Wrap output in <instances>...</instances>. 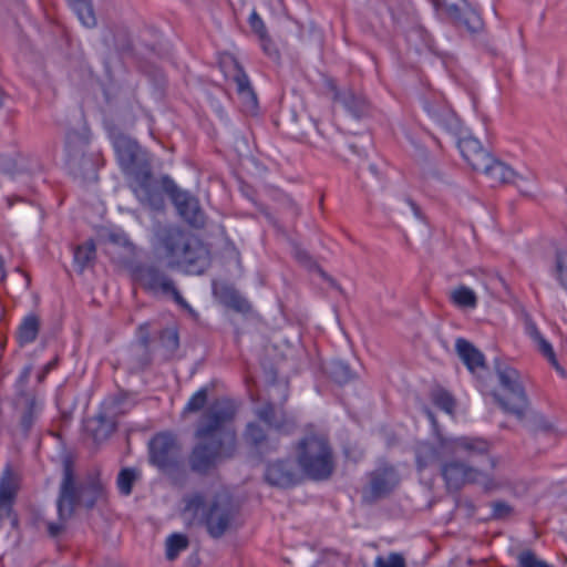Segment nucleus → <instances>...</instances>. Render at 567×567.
Returning a JSON list of instances; mask_svg holds the SVG:
<instances>
[{
  "instance_id": "28",
  "label": "nucleus",
  "mask_w": 567,
  "mask_h": 567,
  "mask_svg": "<svg viewBox=\"0 0 567 567\" xmlns=\"http://www.w3.org/2000/svg\"><path fill=\"white\" fill-rule=\"evenodd\" d=\"M455 350L460 359L471 372L485 368L484 354L470 341L463 338L456 339Z\"/></svg>"
},
{
  "instance_id": "36",
  "label": "nucleus",
  "mask_w": 567,
  "mask_h": 567,
  "mask_svg": "<svg viewBox=\"0 0 567 567\" xmlns=\"http://www.w3.org/2000/svg\"><path fill=\"white\" fill-rule=\"evenodd\" d=\"M95 244L93 240H87L79 245L74 250V264L82 272L85 268L91 266L95 259Z\"/></svg>"
},
{
  "instance_id": "26",
  "label": "nucleus",
  "mask_w": 567,
  "mask_h": 567,
  "mask_svg": "<svg viewBox=\"0 0 567 567\" xmlns=\"http://www.w3.org/2000/svg\"><path fill=\"white\" fill-rule=\"evenodd\" d=\"M442 439L443 437H440L437 446L430 443H422L416 447L415 463L419 472H423L427 467L439 464L443 457L451 455V453L442 451Z\"/></svg>"
},
{
  "instance_id": "12",
  "label": "nucleus",
  "mask_w": 567,
  "mask_h": 567,
  "mask_svg": "<svg viewBox=\"0 0 567 567\" xmlns=\"http://www.w3.org/2000/svg\"><path fill=\"white\" fill-rule=\"evenodd\" d=\"M156 237L165 252L169 267H175L179 258L196 239L177 226L158 227Z\"/></svg>"
},
{
  "instance_id": "13",
  "label": "nucleus",
  "mask_w": 567,
  "mask_h": 567,
  "mask_svg": "<svg viewBox=\"0 0 567 567\" xmlns=\"http://www.w3.org/2000/svg\"><path fill=\"white\" fill-rule=\"evenodd\" d=\"M491 447L492 444L482 437L460 436L441 440V449L443 452H449L451 455L464 453L468 458L486 457L489 467L494 470L497 461L489 456Z\"/></svg>"
},
{
  "instance_id": "42",
  "label": "nucleus",
  "mask_w": 567,
  "mask_h": 567,
  "mask_svg": "<svg viewBox=\"0 0 567 567\" xmlns=\"http://www.w3.org/2000/svg\"><path fill=\"white\" fill-rule=\"evenodd\" d=\"M37 403L34 399H28L25 410L23 411L20 420V425L24 433L27 434L31 427L33 426L37 420Z\"/></svg>"
},
{
  "instance_id": "35",
  "label": "nucleus",
  "mask_w": 567,
  "mask_h": 567,
  "mask_svg": "<svg viewBox=\"0 0 567 567\" xmlns=\"http://www.w3.org/2000/svg\"><path fill=\"white\" fill-rule=\"evenodd\" d=\"M141 478V472L134 467H124L116 477V485L121 495L128 496L134 484Z\"/></svg>"
},
{
  "instance_id": "25",
  "label": "nucleus",
  "mask_w": 567,
  "mask_h": 567,
  "mask_svg": "<svg viewBox=\"0 0 567 567\" xmlns=\"http://www.w3.org/2000/svg\"><path fill=\"white\" fill-rule=\"evenodd\" d=\"M446 12L457 27H463L472 33L483 28L480 14L471 8L461 9L456 4H446Z\"/></svg>"
},
{
  "instance_id": "15",
  "label": "nucleus",
  "mask_w": 567,
  "mask_h": 567,
  "mask_svg": "<svg viewBox=\"0 0 567 567\" xmlns=\"http://www.w3.org/2000/svg\"><path fill=\"white\" fill-rule=\"evenodd\" d=\"M255 415L269 429H272L280 434H290L297 429L295 417L287 414L282 409H276L275 404L270 402L257 408L255 410Z\"/></svg>"
},
{
  "instance_id": "57",
  "label": "nucleus",
  "mask_w": 567,
  "mask_h": 567,
  "mask_svg": "<svg viewBox=\"0 0 567 567\" xmlns=\"http://www.w3.org/2000/svg\"><path fill=\"white\" fill-rule=\"evenodd\" d=\"M369 169H370V172H371V173H372L377 178H379L380 174H379L378 167H377L375 165H373V164H372V165H370V166H369Z\"/></svg>"
},
{
  "instance_id": "19",
  "label": "nucleus",
  "mask_w": 567,
  "mask_h": 567,
  "mask_svg": "<svg viewBox=\"0 0 567 567\" xmlns=\"http://www.w3.org/2000/svg\"><path fill=\"white\" fill-rule=\"evenodd\" d=\"M328 87L332 92V100L340 103L350 115L361 118L368 114L369 103L363 95L350 89L340 91L332 80L328 81Z\"/></svg>"
},
{
  "instance_id": "41",
  "label": "nucleus",
  "mask_w": 567,
  "mask_h": 567,
  "mask_svg": "<svg viewBox=\"0 0 567 567\" xmlns=\"http://www.w3.org/2000/svg\"><path fill=\"white\" fill-rule=\"evenodd\" d=\"M208 390L207 388H200L195 392L183 410V414L199 412L207 403Z\"/></svg>"
},
{
  "instance_id": "6",
  "label": "nucleus",
  "mask_w": 567,
  "mask_h": 567,
  "mask_svg": "<svg viewBox=\"0 0 567 567\" xmlns=\"http://www.w3.org/2000/svg\"><path fill=\"white\" fill-rule=\"evenodd\" d=\"M495 369L499 384L508 393L506 398L494 394L495 400L505 412L515 415L519 420L523 419L528 406V400L519 372L515 368L499 362H496Z\"/></svg>"
},
{
  "instance_id": "43",
  "label": "nucleus",
  "mask_w": 567,
  "mask_h": 567,
  "mask_svg": "<svg viewBox=\"0 0 567 567\" xmlns=\"http://www.w3.org/2000/svg\"><path fill=\"white\" fill-rule=\"evenodd\" d=\"M517 561L518 567H553L545 560L538 558L530 549L520 551L517 556Z\"/></svg>"
},
{
  "instance_id": "24",
  "label": "nucleus",
  "mask_w": 567,
  "mask_h": 567,
  "mask_svg": "<svg viewBox=\"0 0 567 567\" xmlns=\"http://www.w3.org/2000/svg\"><path fill=\"white\" fill-rule=\"evenodd\" d=\"M127 364L132 371H143L152 363V353L150 349V337L142 336L140 340L132 344L127 351Z\"/></svg>"
},
{
  "instance_id": "58",
  "label": "nucleus",
  "mask_w": 567,
  "mask_h": 567,
  "mask_svg": "<svg viewBox=\"0 0 567 567\" xmlns=\"http://www.w3.org/2000/svg\"><path fill=\"white\" fill-rule=\"evenodd\" d=\"M71 141V134L68 135V144H70Z\"/></svg>"
},
{
  "instance_id": "8",
  "label": "nucleus",
  "mask_w": 567,
  "mask_h": 567,
  "mask_svg": "<svg viewBox=\"0 0 567 567\" xmlns=\"http://www.w3.org/2000/svg\"><path fill=\"white\" fill-rule=\"evenodd\" d=\"M161 184L181 217L195 228L204 227L205 214L200 208L198 199L190 193L182 190L168 175L161 177Z\"/></svg>"
},
{
  "instance_id": "3",
  "label": "nucleus",
  "mask_w": 567,
  "mask_h": 567,
  "mask_svg": "<svg viewBox=\"0 0 567 567\" xmlns=\"http://www.w3.org/2000/svg\"><path fill=\"white\" fill-rule=\"evenodd\" d=\"M104 495V487L96 480L78 485L71 462H64L63 477L56 499L58 516H60L61 520H69L74 514L76 506L92 509Z\"/></svg>"
},
{
  "instance_id": "7",
  "label": "nucleus",
  "mask_w": 567,
  "mask_h": 567,
  "mask_svg": "<svg viewBox=\"0 0 567 567\" xmlns=\"http://www.w3.org/2000/svg\"><path fill=\"white\" fill-rule=\"evenodd\" d=\"M128 178V187L135 195L137 200L145 207L153 210H161L164 208V189L161 184V178L157 179L153 175L152 165H144L136 171H132L126 175Z\"/></svg>"
},
{
  "instance_id": "10",
  "label": "nucleus",
  "mask_w": 567,
  "mask_h": 567,
  "mask_svg": "<svg viewBox=\"0 0 567 567\" xmlns=\"http://www.w3.org/2000/svg\"><path fill=\"white\" fill-rule=\"evenodd\" d=\"M441 475L446 486L454 489L461 488L466 483L481 484L485 491H492L497 486L488 474L461 461L441 464Z\"/></svg>"
},
{
  "instance_id": "48",
  "label": "nucleus",
  "mask_w": 567,
  "mask_h": 567,
  "mask_svg": "<svg viewBox=\"0 0 567 567\" xmlns=\"http://www.w3.org/2000/svg\"><path fill=\"white\" fill-rule=\"evenodd\" d=\"M114 47L120 52H128L132 49V43L126 31L122 30L114 37Z\"/></svg>"
},
{
  "instance_id": "37",
  "label": "nucleus",
  "mask_w": 567,
  "mask_h": 567,
  "mask_svg": "<svg viewBox=\"0 0 567 567\" xmlns=\"http://www.w3.org/2000/svg\"><path fill=\"white\" fill-rule=\"evenodd\" d=\"M16 491L10 482H0V519L9 518L12 513V505Z\"/></svg>"
},
{
  "instance_id": "53",
  "label": "nucleus",
  "mask_w": 567,
  "mask_h": 567,
  "mask_svg": "<svg viewBox=\"0 0 567 567\" xmlns=\"http://www.w3.org/2000/svg\"><path fill=\"white\" fill-rule=\"evenodd\" d=\"M409 205L413 209L414 215L420 218L421 217V210L420 207L411 199L408 200Z\"/></svg>"
},
{
  "instance_id": "59",
  "label": "nucleus",
  "mask_w": 567,
  "mask_h": 567,
  "mask_svg": "<svg viewBox=\"0 0 567 567\" xmlns=\"http://www.w3.org/2000/svg\"><path fill=\"white\" fill-rule=\"evenodd\" d=\"M544 431H548L549 430V426H544L543 427Z\"/></svg>"
},
{
  "instance_id": "16",
  "label": "nucleus",
  "mask_w": 567,
  "mask_h": 567,
  "mask_svg": "<svg viewBox=\"0 0 567 567\" xmlns=\"http://www.w3.org/2000/svg\"><path fill=\"white\" fill-rule=\"evenodd\" d=\"M220 65L229 69L228 73L237 85V93L245 101L247 107L251 111L257 109V96L239 62L234 56L227 55L221 60Z\"/></svg>"
},
{
  "instance_id": "29",
  "label": "nucleus",
  "mask_w": 567,
  "mask_h": 567,
  "mask_svg": "<svg viewBox=\"0 0 567 567\" xmlns=\"http://www.w3.org/2000/svg\"><path fill=\"white\" fill-rule=\"evenodd\" d=\"M86 429L95 442H101L115 431V422L105 414L99 413L87 421Z\"/></svg>"
},
{
  "instance_id": "2",
  "label": "nucleus",
  "mask_w": 567,
  "mask_h": 567,
  "mask_svg": "<svg viewBox=\"0 0 567 567\" xmlns=\"http://www.w3.org/2000/svg\"><path fill=\"white\" fill-rule=\"evenodd\" d=\"M185 511L193 512L214 539L221 538L231 528L238 514L233 497L226 492L216 493L209 502L204 495L194 494L186 499Z\"/></svg>"
},
{
  "instance_id": "18",
  "label": "nucleus",
  "mask_w": 567,
  "mask_h": 567,
  "mask_svg": "<svg viewBox=\"0 0 567 567\" xmlns=\"http://www.w3.org/2000/svg\"><path fill=\"white\" fill-rule=\"evenodd\" d=\"M265 481L277 487H291L298 483V473L291 460H278L269 463L265 471Z\"/></svg>"
},
{
  "instance_id": "23",
  "label": "nucleus",
  "mask_w": 567,
  "mask_h": 567,
  "mask_svg": "<svg viewBox=\"0 0 567 567\" xmlns=\"http://www.w3.org/2000/svg\"><path fill=\"white\" fill-rule=\"evenodd\" d=\"M213 293L220 303L240 313H248L251 306L233 286L228 284H213Z\"/></svg>"
},
{
  "instance_id": "39",
  "label": "nucleus",
  "mask_w": 567,
  "mask_h": 567,
  "mask_svg": "<svg viewBox=\"0 0 567 567\" xmlns=\"http://www.w3.org/2000/svg\"><path fill=\"white\" fill-rule=\"evenodd\" d=\"M189 545L187 536L183 534H172L166 539V558L174 560L178 555L185 550Z\"/></svg>"
},
{
  "instance_id": "30",
  "label": "nucleus",
  "mask_w": 567,
  "mask_h": 567,
  "mask_svg": "<svg viewBox=\"0 0 567 567\" xmlns=\"http://www.w3.org/2000/svg\"><path fill=\"white\" fill-rule=\"evenodd\" d=\"M40 331V319L35 315H28L20 323L17 331V339L21 347L32 343Z\"/></svg>"
},
{
  "instance_id": "33",
  "label": "nucleus",
  "mask_w": 567,
  "mask_h": 567,
  "mask_svg": "<svg viewBox=\"0 0 567 567\" xmlns=\"http://www.w3.org/2000/svg\"><path fill=\"white\" fill-rule=\"evenodd\" d=\"M68 2L84 27L94 28L96 25V18L91 0H68Z\"/></svg>"
},
{
  "instance_id": "17",
  "label": "nucleus",
  "mask_w": 567,
  "mask_h": 567,
  "mask_svg": "<svg viewBox=\"0 0 567 567\" xmlns=\"http://www.w3.org/2000/svg\"><path fill=\"white\" fill-rule=\"evenodd\" d=\"M209 265L210 255L208 248L202 241L195 239L175 267L182 268L188 275H202Z\"/></svg>"
},
{
  "instance_id": "54",
  "label": "nucleus",
  "mask_w": 567,
  "mask_h": 567,
  "mask_svg": "<svg viewBox=\"0 0 567 567\" xmlns=\"http://www.w3.org/2000/svg\"><path fill=\"white\" fill-rule=\"evenodd\" d=\"M4 278H6L4 261L0 257V281L4 280Z\"/></svg>"
},
{
  "instance_id": "52",
  "label": "nucleus",
  "mask_w": 567,
  "mask_h": 567,
  "mask_svg": "<svg viewBox=\"0 0 567 567\" xmlns=\"http://www.w3.org/2000/svg\"><path fill=\"white\" fill-rule=\"evenodd\" d=\"M65 522L66 520H61L60 518L59 522H49L47 524V532L49 536L54 538L61 535L65 529Z\"/></svg>"
},
{
  "instance_id": "51",
  "label": "nucleus",
  "mask_w": 567,
  "mask_h": 567,
  "mask_svg": "<svg viewBox=\"0 0 567 567\" xmlns=\"http://www.w3.org/2000/svg\"><path fill=\"white\" fill-rule=\"evenodd\" d=\"M259 41H260V44H261V48L264 50V52L269 55L270 58H275V56H278V51L274 44V42L271 41L270 37L268 33L264 34L262 37L259 38Z\"/></svg>"
},
{
  "instance_id": "31",
  "label": "nucleus",
  "mask_w": 567,
  "mask_h": 567,
  "mask_svg": "<svg viewBox=\"0 0 567 567\" xmlns=\"http://www.w3.org/2000/svg\"><path fill=\"white\" fill-rule=\"evenodd\" d=\"M431 117L449 133H456L460 128L457 115L447 107H430Z\"/></svg>"
},
{
  "instance_id": "9",
  "label": "nucleus",
  "mask_w": 567,
  "mask_h": 567,
  "mask_svg": "<svg viewBox=\"0 0 567 567\" xmlns=\"http://www.w3.org/2000/svg\"><path fill=\"white\" fill-rule=\"evenodd\" d=\"M135 275L147 290L169 296L182 308L190 309L189 303L175 287L173 279L159 266L153 264L141 265L135 269Z\"/></svg>"
},
{
  "instance_id": "55",
  "label": "nucleus",
  "mask_w": 567,
  "mask_h": 567,
  "mask_svg": "<svg viewBox=\"0 0 567 567\" xmlns=\"http://www.w3.org/2000/svg\"><path fill=\"white\" fill-rule=\"evenodd\" d=\"M433 4V7L436 9V10H440L444 3H443V0H430Z\"/></svg>"
},
{
  "instance_id": "40",
  "label": "nucleus",
  "mask_w": 567,
  "mask_h": 567,
  "mask_svg": "<svg viewBox=\"0 0 567 567\" xmlns=\"http://www.w3.org/2000/svg\"><path fill=\"white\" fill-rule=\"evenodd\" d=\"M433 403L449 414H453L455 409V400L450 392L439 389L432 394Z\"/></svg>"
},
{
  "instance_id": "34",
  "label": "nucleus",
  "mask_w": 567,
  "mask_h": 567,
  "mask_svg": "<svg viewBox=\"0 0 567 567\" xmlns=\"http://www.w3.org/2000/svg\"><path fill=\"white\" fill-rule=\"evenodd\" d=\"M450 299L458 308L474 309L477 306V296L471 288L458 286L450 293Z\"/></svg>"
},
{
  "instance_id": "56",
  "label": "nucleus",
  "mask_w": 567,
  "mask_h": 567,
  "mask_svg": "<svg viewBox=\"0 0 567 567\" xmlns=\"http://www.w3.org/2000/svg\"><path fill=\"white\" fill-rule=\"evenodd\" d=\"M348 147L350 151H352V153L357 155H362L359 147L355 144H348Z\"/></svg>"
},
{
  "instance_id": "38",
  "label": "nucleus",
  "mask_w": 567,
  "mask_h": 567,
  "mask_svg": "<svg viewBox=\"0 0 567 567\" xmlns=\"http://www.w3.org/2000/svg\"><path fill=\"white\" fill-rule=\"evenodd\" d=\"M329 374L338 384H346L355 378L349 364L340 360L331 362Z\"/></svg>"
},
{
  "instance_id": "21",
  "label": "nucleus",
  "mask_w": 567,
  "mask_h": 567,
  "mask_svg": "<svg viewBox=\"0 0 567 567\" xmlns=\"http://www.w3.org/2000/svg\"><path fill=\"white\" fill-rule=\"evenodd\" d=\"M457 146L464 159L471 165L474 171L480 172L481 168H486V163H489L491 154L486 152L481 142L473 136H465L458 140Z\"/></svg>"
},
{
  "instance_id": "50",
  "label": "nucleus",
  "mask_w": 567,
  "mask_h": 567,
  "mask_svg": "<svg viewBox=\"0 0 567 567\" xmlns=\"http://www.w3.org/2000/svg\"><path fill=\"white\" fill-rule=\"evenodd\" d=\"M557 275L561 285L567 288V252L557 256Z\"/></svg>"
},
{
  "instance_id": "45",
  "label": "nucleus",
  "mask_w": 567,
  "mask_h": 567,
  "mask_svg": "<svg viewBox=\"0 0 567 567\" xmlns=\"http://www.w3.org/2000/svg\"><path fill=\"white\" fill-rule=\"evenodd\" d=\"M374 567H406V564L402 555L392 553L388 557L378 556Z\"/></svg>"
},
{
  "instance_id": "22",
  "label": "nucleus",
  "mask_w": 567,
  "mask_h": 567,
  "mask_svg": "<svg viewBox=\"0 0 567 567\" xmlns=\"http://www.w3.org/2000/svg\"><path fill=\"white\" fill-rule=\"evenodd\" d=\"M486 168H481L480 172L488 176L492 182L513 183L518 187L522 194L529 195V192L524 189L522 185L526 182V178L518 176L509 166L493 158L492 156L489 157V163H486Z\"/></svg>"
},
{
  "instance_id": "14",
  "label": "nucleus",
  "mask_w": 567,
  "mask_h": 567,
  "mask_svg": "<svg viewBox=\"0 0 567 567\" xmlns=\"http://www.w3.org/2000/svg\"><path fill=\"white\" fill-rule=\"evenodd\" d=\"M113 145L118 165L125 176L131 174L132 171L151 164L147 154L136 141L125 135H118L115 137Z\"/></svg>"
},
{
  "instance_id": "49",
  "label": "nucleus",
  "mask_w": 567,
  "mask_h": 567,
  "mask_svg": "<svg viewBox=\"0 0 567 567\" xmlns=\"http://www.w3.org/2000/svg\"><path fill=\"white\" fill-rule=\"evenodd\" d=\"M249 25H250L251 30L258 35V38L268 33L262 19L259 17V14L256 11H252L249 17Z\"/></svg>"
},
{
  "instance_id": "5",
  "label": "nucleus",
  "mask_w": 567,
  "mask_h": 567,
  "mask_svg": "<svg viewBox=\"0 0 567 567\" xmlns=\"http://www.w3.org/2000/svg\"><path fill=\"white\" fill-rule=\"evenodd\" d=\"M297 461L302 472L310 478L323 481L333 473V455L328 437L309 434L297 445Z\"/></svg>"
},
{
  "instance_id": "44",
  "label": "nucleus",
  "mask_w": 567,
  "mask_h": 567,
  "mask_svg": "<svg viewBox=\"0 0 567 567\" xmlns=\"http://www.w3.org/2000/svg\"><path fill=\"white\" fill-rule=\"evenodd\" d=\"M293 257L300 265H302L307 269H316L321 274L322 277H326L324 271L320 269L317 261L310 256V254L307 250L302 249L300 246L293 247Z\"/></svg>"
},
{
  "instance_id": "47",
  "label": "nucleus",
  "mask_w": 567,
  "mask_h": 567,
  "mask_svg": "<svg viewBox=\"0 0 567 567\" xmlns=\"http://www.w3.org/2000/svg\"><path fill=\"white\" fill-rule=\"evenodd\" d=\"M492 509V517L494 519H503L512 513V507L503 501L493 502Z\"/></svg>"
},
{
  "instance_id": "27",
  "label": "nucleus",
  "mask_w": 567,
  "mask_h": 567,
  "mask_svg": "<svg viewBox=\"0 0 567 567\" xmlns=\"http://www.w3.org/2000/svg\"><path fill=\"white\" fill-rule=\"evenodd\" d=\"M525 331L534 341L537 350L548 360V362L560 373L565 374L564 369L559 365L553 346L542 336L536 324L530 320L525 321Z\"/></svg>"
},
{
  "instance_id": "20",
  "label": "nucleus",
  "mask_w": 567,
  "mask_h": 567,
  "mask_svg": "<svg viewBox=\"0 0 567 567\" xmlns=\"http://www.w3.org/2000/svg\"><path fill=\"white\" fill-rule=\"evenodd\" d=\"M243 437L259 455L269 454L278 450V441L270 439L264 426L258 422H249L246 425Z\"/></svg>"
},
{
  "instance_id": "32",
  "label": "nucleus",
  "mask_w": 567,
  "mask_h": 567,
  "mask_svg": "<svg viewBox=\"0 0 567 567\" xmlns=\"http://www.w3.org/2000/svg\"><path fill=\"white\" fill-rule=\"evenodd\" d=\"M159 344L164 351L165 359H171L179 348V336L177 328L166 327L159 332Z\"/></svg>"
},
{
  "instance_id": "11",
  "label": "nucleus",
  "mask_w": 567,
  "mask_h": 567,
  "mask_svg": "<svg viewBox=\"0 0 567 567\" xmlns=\"http://www.w3.org/2000/svg\"><path fill=\"white\" fill-rule=\"evenodd\" d=\"M400 484V474L390 463L381 461L379 465L369 473V486L362 492V499L367 504L390 495Z\"/></svg>"
},
{
  "instance_id": "4",
  "label": "nucleus",
  "mask_w": 567,
  "mask_h": 567,
  "mask_svg": "<svg viewBox=\"0 0 567 567\" xmlns=\"http://www.w3.org/2000/svg\"><path fill=\"white\" fill-rule=\"evenodd\" d=\"M148 462L164 473L173 485L184 486L188 471L177 437L169 432L155 434L148 442Z\"/></svg>"
},
{
  "instance_id": "1",
  "label": "nucleus",
  "mask_w": 567,
  "mask_h": 567,
  "mask_svg": "<svg viewBox=\"0 0 567 567\" xmlns=\"http://www.w3.org/2000/svg\"><path fill=\"white\" fill-rule=\"evenodd\" d=\"M237 406L234 401L221 398L216 400L202 415L194 436L197 442L192 447L186 468L198 476L210 475L235 451V433H228V444L220 437L223 429L236 416Z\"/></svg>"
},
{
  "instance_id": "46",
  "label": "nucleus",
  "mask_w": 567,
  "mask_h": 567,
  "mask_svg": "<svg viewBox=\"0 0 567 567\" xmlns=\"http://www.w3.org/2000/svg\"><path fill=\"white\" fill-rule=\"evenodd\" d=\"M416 38L421 39L425 48L432 50V39L424 28L417 27L408 33L409 41H414Z\"/></svg>"
}]
</instances>
